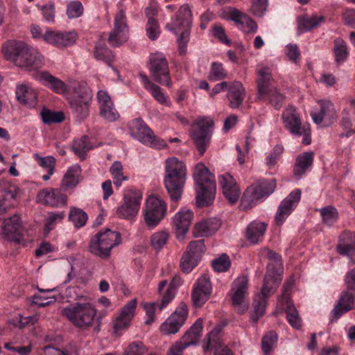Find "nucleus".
Instances as JSON below:
<instances>
[{
	"mask_svg": "<svg viewBox=\"0 0 355 355\" xmlns=\"http://www.w3.org/2000/svg\"><path fill=\"white\" fill-rule=\"evenodd\" d=\"M257 73V95H265L270 92V89L273 86L271 84L272 74L269 67L266 66L259 65L256 71Z\"/></svg>",
	"mask_w": 355,
	"mask_h": 355,
	"instance_id": "473e14b6",
	"label": "nucleus"
},
{
	"mask_svg": "<svg viewBox=\"0 0 355 355\" xmlns=\"http://www.w3.org/2000/svg\"><path fill=\"white\" fill-rule=\"evenodd\" d=\"M167 205L156 195H151L146 200L143 210L144 220L146 226L152 230L157 227L166 216Z\"/></svg>",
	"mask_w": 355,
	"mask_h": 355,
	"instance_id": "1a4fd4ad",
	"label": "nucleus"
},
{
	"mask_svg": "<svg viewBox=\"0 0 355 355\" xmlns=\"http://www.w3.org/2000/svg\"><path fill=\"white\" fill-rule=\"evenodd\" d=\"M340 125L343 129L340 137H350L355 134V124L349 115V112L345 109L342 112Z\"/></svg>",
	"mask_w": 355,
	"mask_h": 355,
	"instance_id": "49530a36",
	"label": "nucleus"
},
{
	"mask_svg": "<svg viewBox=\"0 0 355 355\" xmlns=\"http://www.w3.org/2000/svg\"><path fill=\"white\" fill-rule=\"evenodd\" d=\"M186 180L184 163L175 157L166 159L164 184L171 200L178 201L181 198Z\"/></svg>",
	"mask_w": 355,
	"mask_h": 355,
	"instance_id": "f257e3e1",
	"label": "nucleus"
},
{
	"mask_svg": "<svg viewBox=\"0 0 355 355\" xmlns=\"http://www.w3.org/2000/svg\"><path fill=\"white\" fill-rule=\"evenodd\" d=\"M148 352V348L141 341H133L126 347L124 355H144Z\"/></svg>",
	"mask_w": 355,
	"mask_h": 355,
	"instance_id": "69168bd1",
	"label": "nucleus"
},
{
	"mask_svg": "<svg viewBox=\"0 0 355 355\" xmlns=\"http://www.w3.org/2000/svg\"><path fill=\"white\" fill-rule=\"evenodd\" d=\"M17 101L24 105L33 107L37 104L38 93L28 84L17 85L15 89Z\"/></svg>",
	"mask_w": 355,
	"mask_h": 355,
	"instance_id": "72a5a7b5",
	"label": "nucleus"
},
{
	"mask_svg": "<svg viewBox=\"0 0 355 355\" xmlns=\"http://www.w3.org/2000/svg\"><path fill=\"white\" fill-rule=\"evenodd\" d=\"M336 249L340 254L347 256L355 263V235L352 232H344L341 234Z\"/></svg>",
	"mask_w": 355,
	"mask_h": 355,
	"instance_id": "2f4dec72",
	"label": "nucleus"
},
{
	"mask_svg": "<svg viewBox=\"0 0 355 355\" xmlns=\"http://www.w3.org/2000/svg\"><path fill=\"white\" fill-rule=\"evenodd\" d=\"M192 23V15L188 4H184L179 8L175 17L172 19L171 22L166 25V28L178 35V32L183 28L180 36L178 38V51L180 55H184L187 50V44L189 41V27Z\"/></svg>",
	"mask_w": 355,
	"mask_h": 355,
	"instance_id": "20e7f679",
	"label": "nucleus"
},
{
	"mask_svg": "<svg viewBox=\"0 0 355 355\" xmlns=\"http://www.w3.org/2000/svg\"><path fill=\"white\" fill-rule=\"evenodd\" d=\"M227 77V73L220 62H214L211 64L208 74V79L210 81H218L225 79Z\"/></svg>",
	"mask_w": 355,
	"mask_h": 355,
	"instance_id": "6e6d98bb",
	"label": "nucleus"
},
{
	"mask_svg": "<svg viewBox=\"0 0 355 355\" xmlns=\"http://www.w3.org/2000/svg\"><path fill=\"white\" fill-rule=\"evenodd\" d=\"M219 184L223 193L230 203H235L241 194L236 182L230 173H225L218 178Z\"/></svg>",
	"mask_w": 355,
	"mask_h": 355,
	"instance_id": "bb28decb",
	"label": "nucleus"
},
{
	"mask_svg": "<svg viewBox=\"0 0 355 355\" xmlns=\"http://www.w3.org/2000/svg\"><path fill=\"white\" fill-rule=\"evenodd\" d=\"M75 31H47L43 35V40L48 44L62 49L73 45L77 39Z\"/></svg>",
	"mask_w": 355,
	"mask_h": 355,
	"instance_id": "aec40b11",
	"label": "nucleus"
},
{
	"mask_svg": "<svg viewBox=\"0 0 355 355\" xmlns=\"http://www.w3.org/2000/svg\"><path fill=\"white\" fill-rule=\"evenodd\" d=\"M23 226L18 215L4 219L2 224V234L6 239L19 243L23 240Z\"/></svg>",
	"mask_w": 355,
	"mask_h": 355,
	"instance_id": "412c9836",
	"label": "nucleus"
},
{
	"mask_svg": "<svg viewBox=\"0 0 355 355\" xmlns=\"http://www.w3.org/2000/svg\"><path fill=\"white\" fill-rule=\"evenodd\" d=\"M266 297L259 294L254 300L253 309L250 313L252 320L257 322L258 320L263 315L267 305Z\"/></svg>",
	"mask_w": 355,
	"mask_h": 355,
	"instance_id": "de8ad7c7",
	"label": "nucleus"
},
{
	"mask_svg": "<svg viewBox=\"0 0 355 355\" xmlns=\"http://www.w3.org/2000/svg\"><path fill=\"white\" fill-rule=\"evenodd\" d=\"M128 128L130 135L144 145L158 149L167 146L166 143L157 137L141 118L131 121L128 124Z\"/></svg>",
	"mask_w": 355,
	"mask_h": 355,
	"instance_id": "6e6552de",
	"label": "nucleus"
},
{
	"mask_svg": "<svg viewBox=\"0 0 355 355\" xmlns=\"http://www.w3.org/2000/svg\"><path fill=\"white\" fill-rule=\"evenodd\" d=\"M128 38V28L124 12L121 10L114 18V28L110 33L107 41L114 47L121 46Z\"/></svg>",
	"mask_w": 355,
	"mask_h": 355,
	"instance_id": "2eb2a0df",
	"label": "nucleus"
},
{
	"mask_svg": "<svg viewBox=\"0 0 355 355\" xmlns=\"http://www.w3.org/2000/svg\"><path fill=\"white\" fill-rule=\"evenodd\" d=\"M333 52L337 64H339L346 61L349 52L347 44L342 38L338 37L334 40Z\"/></svg>",
	"mask_w": 355,
	"mask_h": 355,
	"instance_id": "c03bdc74",
	"label": "nucleus"
},
{
	"mask_svg": "<svg viewBox=\"0 0 355 355\" xmlns=\"http://www.w3.org/2000/svg\"><path fill=\"white\" fill-rule=\"evenodd\" d=\"M279 304L286 313V318L291 326L296 329H300L302 324L301 318L288 294L284 293L279 298Z\"/></svg>",
	"mask_w": 355,
	"mask_h": 355,
	"instance_id": "c756f323",
	"label": "nucleus"
},
{
	"mask_svg": "<svg viewBox=\"0 0 355 355\" xmlns=\"http://www.w3.org/2000/svg\"><path fill=\"white\" fill-rule=\"evenodd\" d=\"M139 78L145 89L151 94L153 98L158 103L160 104H164L166 102V97L162 92L160 87L153 83L151 80H150L148 76L144 73H140Z\"/></svg>",
	"mask_w": 355,
	"mask_h": 355,
	"instance_id": "79ce46f5",
	"label": "nucleus"
},
{
	"mask_svg": "<svg viewBox=\"0 0 355 355\" xmlns=\"http://www.w3.org/2000/svg\"><path fill=\"white\" fill-rule=\"evenodd\" d=\"M205 251V245L203 239L193 241L189 243L187 248V253L200 259L202 255Z\"/></svg>",
	"mask_w": 355,
	"mask_h": 355,
	"instance_id": "0e129e2a",
	"label": "nucleus"
},
{
	"mask_svg": "<svg viewBox=\"0 0 355 355\" xmlns=\"http://www.w3.org/2000/svg\"><path fill=\"white\" fill-rule=\"evenodd\" d=\"M34 78L41 85L56 94H61L67 90V85L62 80L47 71H37L34 74Z\"/></svg>",
	"mask_w": 355,
	"mask_h": 355,
	"instance_id": "a878e982",
	"label": "nucleus"
},
{
	"mask_svg": "<svg viewBox=\"0 0 355 355\" xmlns=\"http://www.w3.org/2000/svg\"><path fill=\"white\" fill-rule=\"evenodd\" d=\"M170 237L167 230H160L153 233L150 236V244L152 248L156 250H161L167 243Z\"/></svg>",
	"mask_w": 355,
	"mask_h": 355,
	"instance_id": "603ef678",
	"label": "nucleus"
},
{
	"mask_svg": "<svg viewBox=\"0 0 355 355\" xmlns=\"http://www.w3.org/2000/svg\"><path fill=\"white\" fill-rule=\"evenodd\" d=\"M42 121L46 124L60 123L64 121V115L62 112H52L44 110L41 112Z\"/></svg>",
	"mask_w": 355,
	"mask_h": 355,
	"instance_id": "e2e57ef3",
	"label": "nucleus"
},
{
	"mask_svg": "<svg viewBox=\"0 0 355 355\" xmlns=\"http://www.w3.org/2000/svg\"><path fill=\"white\" fill-rule=\"evenodd\" d=\"M301 195L300 189H295L280 202L275 216V221L277 225H282L296 208L300 200Z\"/></svg>",
	"mask_w": 355,
	"mask_h": 355,
	"instance_id": "f3484780",
	"label": "nucleus"
},
{
	"mask_svg": "<svg viewBox=\"0 0 355 355\" xmlns=\"http://www.w3.org/2000/svg\"><path fill=\"white\" fill-rule=\"evenodd\" d=\"M227 97L231 108H239L245 97V90L243 84L240 81L232 82L228 87Z\"/></svg>",
	"mask_w": 355,
	"mask_h": 355,
	"instance_id": "f704fd0d",
	"label": "nucleus"
},
{
	"mask_svg": "<svg viewBox=\"0 0 355 355\" xmlns=\"http://www.w3.org/2000/svg\"><path fill=\"white\" fill-rule=\"evenodd\" d=\"M37 198L41 204L52 207L65 206L67 202V196L60 189L55 188H46L40 191Z\"/></svg>",
	"mask_w": 355,
	"mask_h": 355,
	"instance_id": "4be33fe9",
	"label": "nucleus"
},
{
	"mask_svg": "<svg viewBox=\"0 0 355 355\" xmlns=\"http://www.w3.org/2000/svg\"><path fill=\"white\" fill-rule=\"evenodd\" d=\"M322 218V222L327 225H331L336 223L338 218V213L337 209L333 206H327L319 209Z\"/></svg>",
	"mask_w": 355,
	"mask_h": 355,
	"instance_id": "13d9d810",
	"label": "nucleus"
},
{
	"mask_svg": "<svg viewBox=\"0 0 355 355\" xmlns=\"http://www.w3.org/2000/svg\"><path fill=\"white\" fill-rule=\"evenodd\" d=\"M248 295V279L246 276L237 277L232 283L230 291L231 299L234 306H241L240 313H243L248 309L242 305L243 299Z\"/></svg>",
	"mask_w": 355,
	"mask_h": 355,
	"instance_id": "5701e85b",
	"label": "nucleus"
},
{
	"mask_svg": "<svg viewBox=\"0 0 355 355\" xmlns=\"http://www.w3.org/2000/svg\"><path fill=\"white\" fill-rule=\"evenodd\" d=\"M182 284V278L180 275H175L168 284L166 280L161 281L158 285V293L163 296L162 306H166L175 297L176 291Z\"/></svg>",
	"mask_w": 355,
	"mask_h": 355,
	"instance_id": "c85d7f7f",
	"label": "nucleus"
},
{
	"mask_svg": "<svg viewBox=\"0 0 355 355\" xmlns=\"http://www.w3.org/2000/svg\"><path fill=\"white\" fill-rule=\"evenodd\" d=\"M61 313L75 327L85 329L92 326L97 310L89 302H78L65 306Z\"/></svg>",
	"mask_w": 355,
	"mask_h": 355,
	"instance_id": "7ed1b4c3",
	"label": "nucleus"
},
{
	"mask_svg": "<svg viewBox=\"0 0 355 355\" xmlns=\"http://www.w3.org/2000/svg\"><path fill=\"white\" fill-rule=\"evenodd\" d=\"M3 53L17 66V60H28V45L22 42L10 41L3 46Z\"/></svg>",
	"mask_w": 355,
	"mask_h": 355,
	"instance_id": "b1692460",
	"label": "nucleus"
},
{
	"mask_svg": "<svg viewBox=\"0 0 355 355\" xmlns=\"http://www.w3.org/2000/svg\"><path fill=\"white\" fill-rule=\"evenodd\" d=\"M91 98V93L85 89L69 100L71 112L78 120H83L89 116Z\"/></svg>",
	"mask_w": 355,
	"mask_h": 355,
	"instance_id": "6ab92c4d",
	"label": "nucleus"
},
{
	"mask_svg": "<svg viewBox=\"0 0 355 355\" xmlns=\"http://www.w3.org/2000/svg\"><path fill=\"white\" fill-rule=\"evenodd\" d=\"M285 128L294 136H302V144L309 145L311 142V128L309 123H302L300 115L293 106H288L282 113Z\"/></svg>",
	"mask_w": 355,
	"mask_h": 355,
	"instance_id": "0eeeda50",
	"label": "nucleus"
},
{
	"mask_svg": "<svg viewBox=\"0 0 355 355\" xmlns=\"http://www.w3.org/2000/svg\"><path fill=\"white\" fill-rule=\"evenodd\" d=\"M80 166L78 165L71 166L64 174L61 186L66 189L75 187L80 180Z\"/></svg>",
	"mask_w": 355,
	"mask_h": 355,
	"instance_id": "a19ab883",
	"label": "nucleus"
},
{
	"mask_svg": "<svg viewBox=\"0 0 355 355\" xmlns=\"http://www.w3.org/2000/svg\"><path fill=\"white\" fill-rule=\"evenodd\" d=\"M211 284L207 274L202 275L194 284L191 294L192 302L195 307H201L209 298Z\"/></svg>",
	"mask_w": 355,
	"mask_h": 355,
	"instance_id": "a211bd4d",
	"label": "nucleus"
},
{
	"mask_svg": "<svg viewBox=\"0 0 355 355\" xmlns=\"http://www.w3.org/2000/svg\"><path fill=\"white\" fill-rule=\"evenodd\" d=\"M263 101H268L275 109H279L284 101V96L280 93L275 87L270 89V92L265 95L258 97Z\"/></svg>",
	"mask_w": 355,
	"mask_h": 355,
	"instance_id": "864d4df0",
	"label": "nucleus"
},
{
	"mask_svg": "<svg viewBox=\"0 0 355 355\" xmlns=\"http://www.w3.org/2000/svg\"><path fill=\"white\" fill-rule=\"evenodd\" d=\"M324 20L323 17H303L298 20V30L300 33L310 31L317 28Z\"/></svg>",
	"mask_w": 355,
	"mask_h": 355,
	"instance_id": "8fccbe9b",
	"label": "nucleus"
},
{
	"mask_svg": "<svg viewBox=\"0 0 355 355\" xmlns=\"http://www.w3.org/2000/svg\"><path fill=\"white\" fill-rule=\"evenodd\" d=\"M99 115L104 120L110 123L117 121L120 117V114L115 108L114 103L99 109Z\"/></svg>",
	"mask_w": 355,
	"mask_h": 355,
	"instance_id": "680f3d73",
	"label": "nucleus"
},
{
	"mask_svg": "<svg viewBox=\"0 0 355 355\" xmlns=\"http://www.w3.org/2000/svg\"><path fill=\"white\" fill-rule=\"evenodd\" d=\"M120 243V234L107 229L105 232H98L91 239L89 250L91 253L101 258H107L111 250Z\"/></svg>",
	"mask_w": 355,
	"mask_h": 355,
	"instance_id": "423d86ee",
	"label": "nucleus"
},
{
	"mask_svg": "<svg viewBox=\"0 0 355 355\" xmlns=\"http://www.w3.org/2000/svg\"><path fill=\"white\" fill-rule=\"evenodd\" d=\"M214 121L210 117L196 119L191 137L200 155H202L210 142Z\"/></svg>",
	"mask_w": 355,
	"mask_h": 355,
	"instance_id": "9d476101",
	"label": "nucleus"
},
{
	"mask_svg": "<svg viewBox=\"0 0 355 355\" xmlns=\"http://www.w3.org/2000/svg\"><path fill=\"white\" fill-rule=\"evenodd\" d=\"M83 10V6L80 1H73L67 4L66 13L69 19H74L80 17Z\"/></svg>",
	"mask_w": 355,
	"mask_h": 355,
	"instance_id": "774afa93",
	"label": "nucleus"
},
{
	"mask_svg": "<svg viewBox=\"0 0 355 355\" xmlns=\"http://www.w3.org/2000/svg\"><path fill=\"white\" fill-rule=\"evenodd\" d=\"M281 279L278 276L266 273L260 295L268 298L272 293H274Z\"/></svg>",
	"mask_w": 355,
	"mask_h": 355,
	"instance_id": "37998d69",
	"label": "nucleus"
},
{
	"mask_svg": "<svg viewBox=\"0 0 355 355\" xmlns=\"http://www.w3.org/2000/svg\"><path fill=\"white\" fill-rule=\"evenodd\" d=\"M277 182L275 179L259 180L251 184L244 192L241 200V207L246 210L252 207L256 201L266 198L274 192L276 189Z\"/></svg>",
	"mask_w": 355,
	"mask_h": 355,
	"instance_id": "39448f33",
	"label": "nucleus"
},
{
	"mask_svg": "<svg viewBox=\"0 0 355 355\" xmlns=\"http://www.w3.org/2000/svg\"><path fill=\"white\" fill-rule=\"evenodd\" d=\"M202 329V320L198 318L178 341L186 348L197 345Z\"/></svg>",
	"mask_w": 355,
	"mask_h": 355,
	"instance_id": "e433bc0d",
	"label": "nucleus"
},
{
	"mask_svg": "<svg viewBox=\"0 0 355 355\" xmlns=\"http://www.w3.org/2000/svg\"><path fill=\"white\" fill-rule=\"evenodd\" d=\"M220 329L214 328L207 334L202 348L205 352L214 349L215 355H233L232 351L220 338Z\"/></svg>",
	"mask_w": 355,
	"mask_h": 355,
	"instance_id": "393cba45",
	"label": "nucleus"
},
{
	"mask_svg": "<svg viewBox=\"0 0 355 355\" xmlns=\"http://www.w3.org/2000/svg\"><path fill=\"white\" fill-rule=\"evenodd\" d=\"M93 148L87 136H83L80 139H75L72 144V150L81 159L85 157L87 152Z\"/></svg>",
	"mask_w": 355,
	"mask_h": 355,
	"instance_id": "09e8293b",
	"label": "nucleus"
},
{
	"mask_svg": "<svg viewBox=\"0 0 355 355\" xmlns=\"http://www.w3.org/2000/svg\"><path fill=\"white\" fill-rule=\"evenodd\" d=\"M123 165L121 162L119 161H115L110 168L114 184L117 187H121L123 181L128 180V177L123 174Z\"/></svg>",
	"mask_w": 355,
	"mask_h": 355,
	"instance_id": "5fc2aeb1",
	"label": "nucleus"
},
{
	"mask_svg": "<svg viewBox=\"0 0 355 355\" xmlns=\"http://www.w3.org/2000/svg\"><path fill=\"white\" fill-rule=\"evenodd\" d=\"M150 72L157 83L171 87L172 81L169 73L168 63L165 55L162 53L151 54L150 56Z\"/></svg>",
	"mask_w": 355,
	"mask_h": 355,
	"instance_id": "f8f14e48",
	"label": "nucleus"
},
{
	"mask_svg": "<svg viewBox=\"0 0 355 355\" xmlns=\"http://www.w3.org/2000/svg\"><path fill=\"white\" fill-rule=\"evenodd\" d=\"M220 220L216 218H211L203 220L196 224L193 236L195 237L209 236L214 234L220 227Z\"/></svg>",
	"mask_w": 355,
	"mask_h": 355,
	"instance_id": "c9c22d12",
	"label": "nucleus"
},
{
	"mask_svg": "<svg viewBox=\"0 0 355 355\" xmlns=\"http://www.w3.org/2000/svg\"><path fill=\"white\" fill-rule=\"evenodd\" d=\"M143 198L142 193L138 189H130L125 192L123 198V204L118 207L116 215L125 220H131L137 215Z\"/></svg>",
	"mask_w": 355,
	"mask_h": 355,
	"instance_id": "9b49d317",
	"label": "nucleus"
},
{
	"mask_svg": "<svg viewBox=\"0 0 355 355\" xmlns=\"http://www.w3.org/2000/svg\"><path fill=\"white\" fill-rule=\"evenodd\" d=\"M64 212H50L49 216L45 220L44 232L45 234H49V232L53 230L58 223L62 222L64 218Z\"/></svg>",
	"mask_w": 355,
	"mask_h": 355,
	"instance_id": "4d7b16f0",
	"label": "nucleus"
},
{
	"mask_svg": "<svg viewBox=\"0 0 355 355\" xmlns=\"http://www.w3.org/2000/svg\"><path fill=\"white\" fill-rule=\"evenodd\" d=\"M267 224L263 222L254 220L251 222L245 232V238L251 244H257L266 232Z\"/></svg>",
	"mask_w": 355,
	"mask_h": 355,
	"instance_id": "58836bf2",
	"label": "nucleus"
},
{
	"mask_svg": "<svg viewBox=\"0 0 355 355\" xmlns=\"http://www.w3.org/2000/svg\"><path fill=\"white\" fill-rule=\"evenodd\" d=\"M94 56L98 60H102L111 67L114 60V55L104 43L97 42L94 49Z\"/></svg>",
	"mask_w": 355,
	"mask_h": 355,
	"instance_id": "a18cd8bd",
	"label": "nucleus"
},
{
	"mask_svg": "<svg viewBox=\"0 0 355 355\" xmlns=\"http://www.w3.org/2000/svg\"><path fill=\"white\" fill-rule=\"evenodd\" d=\"M69 219L76 228H80L85 225L88 216L83 209L77 207H72L69 214Z\"/></svg>",
	"mask_w": 355,
	"mask_h": 355,
	"instance_id": "3c124183",
	"label": "nucleus"
},
{
	"mask_svg": "<svg viewBox=\"0 0 355 355\" xmlns=\"http://www.w3.org/2000/svg\"><path fill=\"white\" fill-rule=\"evenodd\" d=\"M188 316V309L184 303H180L175 312L172 313L160 327L165 335L176 334L184 324Z\"/></svg>",
	"mask_w": 355,
	"mask_h": 355,
	"instance_id": "4468645a",
	"label": "nucleus"
},
{
	"mask_svg": "<svg viewBox=\"0 0 355 355\" xmlns=\"http://www.w3.org/2000/svg\"><path fill=\"white\" fill-rule=\"evenodd\" d=\"M313 153L304 152L297 156L293 167V175L296 180H300L306 171L312 166Z\"/></svg>",
	"mask_w": 355,
	"mask_h": 355,
	"instance_id": "4c0bfd02",
	"label": "nucleus"
},
{
	"mask_svg": "<svg viewBox=\"0 0 355 355\" xmlns=\"http://www.w3.org/2000/svg\"><path fill=\"white\" fill-rule=\"evenodd\" d=\"M193 217V212L189 210H180L173 218V226L175 230L176 237L183 240L189 230Z\"/></svg>",
	"mask_w": 355,
	"mask_h": 355,
	"instance_id": "cd10ccee",
	"label": "nucleus"
},
{
	"mask_svg": "<svg viewBox=\"0 0 355 355\" xmlns=\"http://www.w3.org/2000/svg\"><path fill=\"white\" fill-rule=\"evenodd\" d=\"M163 304V296L160 301H157L152 303H146L144 305V309L146 311V314L148 319L146 320V323L148 324H151L155 320V313L157 311H161L166 306H162Z\"/></svg>",
	"mask_w": 355,
	"mask_h": 355,
	"instance_id": "bf43d9fd",
	"label": "nucleus"
},
{
	"mask_svg": "<svg viewBox=\"0 0 355 355\" xmlns=\"http://www.w3.org/2000/svg\"><path fill=\"white\" fill-rule=\"evenodd\" d=\"M318 110L311 112L313 122L323 127H328L337 119V111L334 104L329 100L322 99L318 101Z\"/></svg>",
	"mask_w": 355,
	"mask_h": 355,
	"instance_id": "ddd939ff",
	"label": "nucleus"
},
{
	"mask_svg": "<svg viewBox=\"0 0 355 355\" xmlns=\"http://www.w3.org/2000/svg\"><path fill=\"white\" fill-rule=\"evenodd\" d=\"M349 291L347 289L343 291L338 304L331 311V322L338 320L342 315L354 308V295Z\"/></svg>",
	"mask_w": 355,
	"mask_h": 355,
	"instance_id": "7c9ffc66",
	"label": "nucleus"
},
{
	"mask_svg": "<svg viewBox=\"0 0 355 355\" xmlns=\"http://www.w3.org/2000/svg\"><path fill=\"white\" fill-rule=\"evenodd\" d=\"M193 179L196 184V202L200 206L211 205L216 192V184L214 175L202 163L196 166Z\"/></svg>",
	"mask_w": 355,
	"mask_h": 355,
	"instance_id": "f03ea898",
	"label": "nucleus"
},
{
	"mask_svg": "<svg viewBox=\"0 0 355 355\" xmlns=\"http://www.w3.org/2000/svg\"><path fill=\"white\" fill-rule=\"evenodd\" d=\"M136 299L130 300L121 309L119 315L112 320L113 334L120 336L128 329L133 319L137 308Z\"/></svg>",
	"mask_w": 355,
	"mask_h": 355,
	"instance_id": "dca6fc26",
	"label": "nucleus"
},
{
	"mask_svg": "<svg viewBox=\"0 0 355 355\" xmlns=\"http://www.w3.org/2000/svg\"><path fill=\"white\" fill-rule=\"evenodd\" d=\"M231 266L230 257L226 254H223L218 258L212 261V266L214 270L218 272H223L228 270Z\"/></svg>",
	"mask_w": 355,
	"mask_h": 355,
	"instance_id": "338daca9",
	"label": "nucleus"
},
{
	"mask_svg": "<svg viewBox=\"0 0 355 355\" xmlns=\"http://www.w3.org/2000/svg\"><path fill=\"white\" fill-rule=\"evenodd\" d=\"M200 260L185 252L182 257L180 267L183 272L189 273L198 265Z\"/></svg>",
	"mask_w": 355,
	"mask_h": 355,
	"instance_id": "052dcab7",
	"label": "nucleus"
},
{
	"mask_svg": "<svg viewBox=\"0 0 355 355\" xmlns=\"http://www.w3.org/2000/svg\"><path fill=\"white\" fill-rule=\"evenodd\" d=\"M28 60H17V66L26 70H33L41 67L43 64L44 56L36 49L28 46Z\"/></svg>",
	"mask_w": 355,
	"mask_h": 355,
	"instance_id": "ea45409f",
	"label": "nucleus"
}]
</instances>
